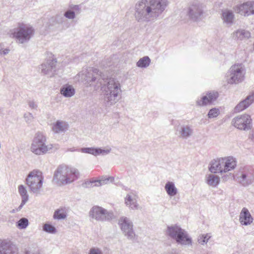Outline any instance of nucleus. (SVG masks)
I'll use <instances>...</instances> for the list:
<instances>
[{"label": "nucleus", "instance_id": "15", "mask_svg": "<svg viewBox=\"0 0 254 254\" xmlns=\"http://www.w3.org/2000/svg\"><path fill=\"white\" fill-rule=\"evenodd\" d=\"M18 249L5 240H0V254H18Z\"/></svg>", "mask_w": 254, "mask_h": 254}, {"label": "nucleus", "instance_id": "7", "mask_svg": "<svg viewBox=\"0 0 254 254\" xmlns=\"http://www.w3.org/2000/svg\"><path fill=\"white\" fill-rule=\"evenodd\" d=\"M89 216L97 221L101 222L109 221L114 218V213L112 211H108L98 205H95L91 208Z\"/></svg>", "mask_w": 254, "mask_h": 254}, {"label": "nucleus", "instance_id": "27", "mask_svg": "<svg viewBox=\"0 0 254 254\" xmlns=\"http://www.w3.org/2000/svg\"><path fill=\"white\" fill-rule=\"evenodd\" d=\"M165 190L167 194L170 196L176 195L178 193V190L172 182H167L165 186Z\"/></svg>", "mask_w": 254, "mask_h": 254}, {"label": "nucleus", "instance_id": "19", "mask_svg": "<svg viewBox=\"0 0 254 254\" xmlns=\"http://www.w3.org/2000/svg\"><path fill=\"white\" fill-rule=\"evenodd\" d=\"M111 149H103L100 148L94 147H84L80 149V151L83 153L92 154L94 156H97L100 154L105 155L109 153Z\"/></svg>", "mask_w": 254, "mask_h": 254}, {"label": "nucleus", "instance_id": "13", "mask_svg": "<svg viewBox=\"0 0 254 254\" xmlns=\"http://www.w3.org/2000/svg\"><path fill=\"white\" fill-rule=\"evenodd\" d=\"M235 11L245 16L254 14V1H248L238 5L236 6Z\"/></svg>", "mask_w": 254, "mask_h": 254}, {"label": "nucleus", "instance_id": "2", "mask_svg": "<svg viewBox=\"0 0 254 254\" xmlns=\"http://www.w3.org/2000/svg\"><path fill=\"white\" fill-rule=\"evenodd\" d=\"M167 5V0H140L135 5V18L138 22H149L151 19H156Z\"/></svg>", "mask_w": 254, "mask_h": 254}, {"label": "nucleus", "instance_id": "38", "mask_svg": "<svg viewBox=\"0 0 254 254\" xmlns=\"http://www.w3.org/2000/svg\"><path fill=\"white\" fill-rule=\"evenodd\" d=\"M218 93L217 92H210L207 94V96L208 98L209 103L211 104L215 101L218 97Z\"/></svg>", "mask_w": 254, "mask_h": 254}, {"label": "nucleus", "instance_id": "43", "mask_svg": "<svg viewBox=\"0 0 254 254\" xmlns=\"http://www.w3.org/2000/svg\"><path fill=\"white\" fill-rule=\"evenodd\" d=\"M24 117L25 119L26 122L28 123H30L34 118L32 114L30 113L25 114L24 115Z\"/></svg>", "mask_w": 254, "mask_h": 254}, {"label": "nucleus", "instance_id": "49", "mask_svg": "<svg viewBox=\"0 0 254 254\" xmlns=\"http://www.w3.org/2000/svg\"><path fill=\"white\" fill-rule=\"evenodd\" d=\"M77 150H78V149H75L74 148H69L67 149V151H72V152L77 151Z\"/></svg>", "mask_w": 254, "mask_h": 254}, {"label": "nucleus", "instance_id": "25", "mask_svg": "<svg viewBox=\"0 0 254 254\" xmlns=\"http://www.w3.org/2000/svg\"><path fill=\"white\" fill-rule=\"evenodd\" d=\"M236 167V161L233 157H226L225 169L223 171L224 173L233 170Z\"/></svg>", "mask_w": 254, "mask_h": 254}, {"label": "nucleus", "instance_id": "51", "mask_svg": "<svg viewBox=\"0 0 254 254\" xmlns=\"http://www.w3.org/2000/svg\"><path fill=\"white\" fill-rule=\"evenodd\" d=\"M2 45L1 44H0V52H1V50H2Z\"/></svg>", "mask_w": 254, "mask_h": 254}, {"label": "nucleus", "instance_id": "17", "mask_svg": "<svg viewBox=\"0 0 254 254\" xmlns=\"http://www.w3.org/2000/svg\"><path fill=\"white\" fill-rule=\"evenodd\" d=\"M254 102V95L248 96L244 100L241 101L234 108L235 113H239L249 107Z\"/></svg>", "mask_w": 254, "mask_h": 254}, {"label": "nucleus", "instance_id": "18", "mask_svg": "<svg viewBox=\"0 0 254 254\" xmlns=\"http://www.w3.org/2000/svg\"><path fill=\"white\" fill-rule=\"evenodd\" d=\"M253 218L248 209L244 207L239 215V221L241 225L247 226L250 225L253 221Z\"/></svg>", "mask_w": 254, "mask_h": 254}, {"label": "nucleus", "instance_id": "44", "mask_svg": "<svg viewBox=\"0 0 254 254\" xmlns=\"http://www.w3.org/2000/svg\"><path fill=\"white\" fill-rule=\"evenodd\" d=\"M69 7L72 9L77 14L79 13L81 10V7L79 5H71Z\"/></svg>", "mask_w": 254, "mask_h": 254}, {"label": "nucleus", "instance_id": "22", "mask_svg": "<svg viewBox=\"0 0 254 254\" xmlns=\"http://www.w3.org/2000/svg\"><path fill=\"white\" fill-rule=\"evenodd\" d=\"M60 92L65 97H71L75 94V89L72 85L65 84L60 89Z\"/></svg>", "mask_w": 254, "mask_h": 254}, {"label": "nucleus", "instance_id": "33", "mask_svg": "<svg viewBox=\"0 0 254 254\" xmlns=\"http://www.w3.org/2000/svg\"><path fill=\"white\" fill-rule=\"evenodd\" d=\"M29 225L28 219L26 218H21L16 223V226L20 229H25Z\"/></svg>", "mask_w": 254, "mask_h": 254}, {"label": "nucleus", "instance_id": "47", "mask_svg": "<svg viewBox=\"0 0 254 254\" xmlns=\"http://www.w3.org/2000/svg\"><path fill=\"white\" fill-rule=\"evenodd\" d=\"M27 202V201H23V200H21V203L20 204V205L17 207L16 208V211H19V210H20L23 207V205Z\"/></svg>", "mask_w": 254, "mask_h": 254}, {"label": "nucleus", "instance_id": "31", "mask_svg": "<svg viewBox=\"0 0 254 254\" xmlns=\"http://www.w3.org/2000/svg\"><path fill=\"white\" fill-rule=\"evenodd\" d=\"M151 60L149 57L145 56L139 60L136 63V65L138 67L141 68H146L150 64Z\"/></svg>", "mask_w": 254, "mask_h": 254}, {"label": "nucleus", "instance_id": "24", "mask_svg": "<svg viewBox=\"0 0 254 254\" xmlns=\"http://www.w3.org/2000/svg\"><path fill=\"white\" fill-rule=\"evenodd\" d=\"M222 18L224 22L228 25H232L234 19V14L230 10H225L222 12Z\"/></svg>", "mask_w": 254, "mask_h": 254}, {"label": "nucleus", "instance_id": "14", "mask_svg": "<svg viewBox=\"0 0 254 254\" xmlns=\"http://www.w3.org/2000/svg\"><path fill=\"white\" fill-rule=\"evenodd\" d=\"M57 59L48 60L45 63L40 65V68L44 74H49L50 77L54 75V72L56 71Z\"/></svg>", "mask_w": 254, "mask_h": 254}, {"label": "nucleus", "instance_id": "23", "mask_svg": "<svg viewBox=\"0 0 254 254\" xmlns=\"http://www.w3.org/2000/svg\"><path fill=\"white\" fill-rule=\"evenodd\" d=\"M177 130L179 131V136L183 138H188L193 132L192 129L188 125H183L181 127L180 130L177 129Z\"/></svg>", "mask_w": 254, "mask_h": 254}, {"label": "nucleus", "instance_id": "12", "mask_svg": "<svg viewBox=\"0 0 254 254\" xmlns=\"http://www.w3.org/2000/svg\"><path fill=\"white\" fill-rule=\"evenodd\" d=\"M203 13V6L202 4L199 3H194L188 8V15L189 18L193 21H197L200 19Z\"/></svg>", "mask_w": 254, "mask_h": 254}, {"label": "nucleus", "instance_id": "50", "mask_svg": "<svg viewBox=\"0 0 254 254\" xmlns=\"http://www.w3.org/2000/svg\"><path fill=\"white\" fill-rule=\"evenodd\" d=\"M16 211H16V208H15V209H13L11 210L10 211V212L11 213H15V212H16Z\"/></svg>", "mask_w": 254, "mask_h": 254}, {"label": "nucleus", "instance_id": "10", "mask_svg": "<svg viewBox=\"0 0 254 254\" xmlns=\"http://www.w3.org/2000/svg\"><path fill=\"white\" fill-rule=\"evenodd\" d=\"M119 225L123 233L129 240H133L135 236L132 222L127 217H122L119 220Z\"/></svg>", "mask_w": 254, "mask_h": 254}, {"label": "nucleus", "instance_id": "20", "mask_svg": "<svg viewBox=\"0 0 254 254\" xmlns=\"http://www.w3.org/2000/svg\"><path fill=\"white\" fill-rule=\"evenodd\" d=\"M175 240L178 244L183 245H189L191 244V239L188 236L186 232L183 229L179 233Z\"/></svg>", "mask_w": 254, "mask_h": 254}, {"label": "nucleus", "instance_id": "1", "mask_svg": "<svg viewBox=\"0 0 254 254\" xmlns=\"http://www.w3.org/2000/svg\"><path fill=\"white\" fill-rule=\"evenodd\" d=\"M83 80L90 86L95 85L99 87L107 83L105 89V101L108 105H112L118 100L119 95L121 93V84L115 78L108 77L97 68L86 71L83 75Z\"/></svg>", "mask_w": 254, "mask_h": 254}, {"label": "nucleus", "instance_id": "34", "mask_svg": "<svg viewBox=\"0 0 254 254\" xmlns=\"http://www.w3.org/2000/svg\"><path fill=\"white\" fill-rule=\"evenodd\" d=\"M66 217V214L65 211L63 209L56 210L54 214L53 217L55 219H64Z\"/></svg>", "mask_w": 254, "mask_h": 254}, {"label": "nucleus", "instance_id": "4", "mask_svg": "<svg viewBox=\"0 0 254 254\" xmlns=\"http://www.w3.org/2000/svg\"><path fill=\"white\" fill-rule=\"evenodd\" d=\"M43 180L44 177L42 173L39 170H34L28 174L25 182L30 191L37 196L40 194Z\"/></svg>", "mask_w": 254, "mask_h": 254}, {"label": "nucleus", "instance_id": "35", "mask_svg": "<svg viewBox=\"0 0 254 254\" xmlns=\"http://www.w3.org/2000/svg\"><path fill=\"white\" fill-rule=\"evenodd\" d=\"M43 230L49 234H55L57 232L55 226L48 223H45L43 225Z\"/></svg>", "mask_w": 254, "mask_h": 254}, {"label": "nucleus", "instance_id": "30", "mask_svg": "<svg viewBox=\"0 0 254 254\" xmlns=\"http://www.w3.org/2000/svg\"><path fill=\"white\" fill-rule=\"evenodd\" d=\"M125 203L127 205H129L132 209H138V204L135 199H133L129 194H127L125 198Z\"/></svg>", "mask_w": 254, "mask_h": 254}, {"label": "nucleus", "instance_id": "48", "mask_svg": "<svg viewBox=\"0 0 254 254\" xmlns=\"http://www.w3.org/2000/svg\"><path fill=\"white\" fill-rule=\"evenodd\" d=\"M9 52V49L6 48L4 49L3 51L0 52V54H3L4 55L7 54Z\"/></svg>", "mask_w": 254, "mask_h": 254}, {"label": "nucleus", "instance_id": "11", "mask_svg": "<svg viewBox=\"0 0 254 254\" xmlns=\"http://www.w3.org/2000/svg\"><path fill=\"white\" fill-rule=\"evenodd\" d=\"M236 180L244 186H249L254 181V170L248 167H245L236 175Z\"/></svg>", "mask_w": 254, "mask_h": 254}, {"label": "nucleus", "instance_id": "8", "mask_svg": "<svg viewBox=\"0 0 254 254\" xmlns=\"http://www.w3.org/2000/svg\"><path fill=\"white\" fill-rule=\"evenodd\" d=\"M227 77V82L229 84H237L242 82L244 79L242 67L238 65H232L228 72Z\"/></svg>", "mask_w": 254, "mask_h": 254}, {"label": "nucleus", "instance_id": "39", "mask_svg": "<svg viewBox=\"0 0 254 254\" xmlns=\"http://www.w3.org/2000/svg\"><path fill=\"white\" fill-rule=\"evenodd\" d=\"M219 114V110L214 108L209 110L207 116L209 118H213L217 117Z\"/></svg>", "mask_w": 254, "mask_h": 254}, {"label": "nucleus", "instance_id": "26", "mask_svg": "<svg viewBox=\"0 0 254 254\" xmlns=\"http://www.w3.org/2000/svg\"><path fill=\"white\" fill-rule=\"evenodd\" d=\"M251 37V33L246 30H238L234 32L233 38L237 40H242L244 39H249Z\"/></svg>", "mask_w": 254, "mask_h": 254}, {"label": "nucleus", "instance_id": "53", "mask_svg": "<svg viewBox=\"0 0 254 254\" xmlns=\"http://www.w3.org/2000/svg\"><path fill=\"white\" fill-rule=\"evenodd\" d=\"M125 190H127V188H125Z\"/></svg>", "mask_w": 254, "mask_h": 254}, {"label": "nucleus", "instance_id": "45", "mask_svg": "<svg viewBox=\"0 0 254 254\" xmlns=\"http://www.w3.org/2000/svg\"><path fill=\"white\" fill-rule=\"evenodd\" d=\"M218 162L220 163V167H221V170H223V169H225V160H226V157L225 158H221L219 159H218Z\"/></svg>", "mask_w": 254, "mask_h": 254}, {"label": "nucleus", "instance_id": "40", "mask_svg": "<svg viewBox=\"0 0 254 254\" xmlns=\"http://www.w3.org/2000/svg\"><path fill=\"white\" fill-rule=\"evenodd\" d=\"M64 16L68 19H73L75 17V12L70 8L64 13Z\"/></svg>", "mask_w": 254, "mask_h": 254}, {"label": "nucleus", "instance_id": "32", "mask_svg": "<svg viewBox=\"0 0 254 254\" xmlns=\"http://www.w3.org/2000/svg\"><path fill=\"white\" fill-rule=\"evenodd\" d=\"M18 192L21 196V200H23V201H28L29 199V195L27 193V191L26 188L22 185H20L18 186Z\"/></svg>", "mask_w": 254, "mask_h": 254}, {"label": "nucleus", "instance_id": "16", "mask_svg": "<svg viewBox=\"0 0 254 254\" xmlns=\"http://www.w3.org/2000/svg\"><path fill=\"white\" fill-rule=\"evenodd\" d=\"M114 180V177H109L106 179L101 180H91L85 181L81 185L84 188H91L94 187H99L102 185L106 184L109 181L112 182Z\"/></svg>", "mask_w": 254, "mask_h": 254}, {"label": "nucleus", "instance_id": "42", "mask_svg": "<svg viewBox=\"0 0 254 254\" xmlns=\"http://www.w3.org/2000/svg\"><path fill=\"white\" fill-rule=\"evenodd\" d=\"M88 254H103V253L99 248H92L90 249Z\"/></svg>", "mask_w": 254, "mask_h": 254}, {"label": "nucleus", "instance_id": "41", "mask_svg": "<svg viewBox=\"0 0 254 254\" xmlns=\"http://www.w3.org/2000/svg\"><path fill=\"white\" fill-rule=\"evenodd\" d=\"M210 238V237H208L207 235H202L198 238V242L199 244L204 245L205 243H206L208 242Z\"/></svg>", "mask_w": 254, "mask_h": 254}, {"label": "nucleus", "instance_id": "46", "mask_svg": "<svg viewBox=\"0 0 254 254\" xmlns=\"http://www.w3.org/2000/svg\"><path fill=\"white\" fill-rule=\"evenodd\" d=\"M28 105L30 108L33 109H36L37 108V104H35L34 101H30L28 102Z\"/></svg>", "mask_w": 254, "mask_h": 254}, {"label": "nucleus", "instance_id": "5", "mask_svg": "<svg viewBox=\"0 0 254 254\" xmlns=\"http://www.w3.org/2000/svg\"><path fill=\"white\" fill-rule=\"evenodd\" d=\"M34 32L35 30L31 25L18 23V27L14 29L12 35L19 43L23 44L28 42L34 34Z\"/></svg>", "mask_w": 254, "mask_h": 254}, {"label": "nucleus", "instance_id": "9", "mask_svg": "<svg viewBox=\"0 0 254 254\" xmlns=\"http://www.w3.org/2000/svg\"><path fill=\"white\" fill-rule=\"evenodd\" d=\"M252 120L249 115H243L234 118L232 124L240 130H248L252 127Z\"/></svg>", "mask_w": 254, "mask_h": 254}, {"label": "nucleus", "instance_id": "6", "mask_svg": "<svg viewBox=\"0 0 254 254\" xmlns=\"http://www.w3.org/2000/svg\"><path fill=\"white\" fill-rule=\"evenodd\" d=\"M46 136L42 132H37L31 144V151L38 155L46 154L49 149L52 148V145H51L50 147L46 145Z\"/></svg>", "mask_w": 254, "mask_h": 254}, {"label": "nucleus", "instance_id": "37", "mask_svg": "<svg viewBox=\"0 0 254 254\" xmlns=\"http://www.w3.org/2000/svg\"><path fill=\"white\" fill-rule=\"evenodd\" d=\"M196 104L199 106H206L207 104H211L209 103L208 98L207 95L203 96L200 100L196 101Z\"/></svg>", "mask_w": 254, "mask_h": 254}, {"label": "nucleus", "instance_id": "52", "mask_svg": "<svg viewBox=\"0 0 254 254\" xmlns=\"http://www.w3.org/2000/svg\"><path fill=\"white\" fill-rule=\"evenodd\" d=\"M62 22H63V20H61L59 22H60V23H62Z\"/></svg>", "mask_w": 254, "mask_h": 254}, {"label": "nucleus", "instance_id": "36", "mask_svg": "<svg viewBox=\"0 0 254 254\" xmlns=\"http://www.w3.org/2000/svg\"><path fill=\"white\" fill-rule=\"evenodd\" d=\"M53 130L55 132L58 133L60 131H64L65 128L62 122L58 121L53 127Z\"/></svg>", "mask_w": 254, "mask_h": 254}, {"label": "nucleus", "instance_id": "29", "mask_svg": "<svg viewBox=\"0 0 254 254\" xmlns=\"http://www.w3.org/2000/svg\"><path fill=\"white\" fill-rule=\"evenodd\" d=\"M206 182L209 186L216 187L220 183V178L216 175L210 174L207 177Z\"/></svg>", "mask_w": 254, "mask_h": 254}, {"label": "nucleus", "instance_id": "21", "mask_svg": "<svg viewBox=\"0 0 254 254\" xmlns=\"http://www.w3.org/2000/svg\"><path fill=\"white\" fill-rule=\"evenodd\" d=\"M182 230L183 229L180 226L177 225L168 226L166 235L175 240Z\"/></svg>", "mask_w": 254, "mask_h": 254}, {"label": "nucleus", "instance_id": "28", "mask_svg": "<svg viewBox=\"0 0 254 254\" xmlns=\"http://www.w3.org/2000/svg\"><path fill=\"white\" fill-rule=\"evenodd\" d=\"M220 163L218 160H213L211 161L209 167V170L212 173H222L223 170H221V167H220Z\"/></svg>", "mask_w": 254, "mask_h": 254}, {"label": "nucleus", "instance_id": "3", "mask_svg": "<svg viewBox=\"0 0 254 254\" xmlns=\"http://www.w3.org/2000/svg\"><path fill=\"white\" fill-rule=\"evenodd\" d=\"M78 175L79 172L75 168L61 165L54 173L53 182L59 185H65L76 180Z\"/></svg>", "mask_w": 254, "mask_h": 254}]
</instances>
